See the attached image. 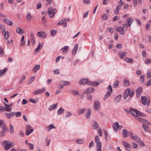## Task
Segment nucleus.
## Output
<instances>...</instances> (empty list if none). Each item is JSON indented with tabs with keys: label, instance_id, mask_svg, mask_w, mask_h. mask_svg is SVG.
Wrapping results in <instances>:
<instances>
[{
	"label": "nucleus",
	"instance_id": "obj_1",
	"mask_svg": "<svg viewBox=\"0 0 151 151\" xmlns=\"http://www.w3.org/2000/svg\"><path fill=\"white\" fill-rule=\"evenodd\" d=\"M57 12V9H53L52 7H50L47 10V13L49 14V16L50 17H53L55 15V13Z\"/></svg>",
	"mask_w": 151,
	"mask_h": 151
},
{
	"label": "nucleus",
	"instance_id": "obj_2",
	"mask_svg": "<svg viewBox=\"0 0 151 151\" xmlns=\"http://www.w3.org/2000/svg\"><path fill=\"white\" fill-rule=\"evenodd\" d=\"M2 130L0 132V136L3 137L6 135V132H8V129L6 126H3Z\"/></svg>",
	"mask_w": 151,
	"mask_h": 151
},
{
	"label": "nucleus",
	"instance_id": "obj_3",
	"mask_svg": "<svg viewBox=\"0 0 151 151\" xmlns=\"http://www.w3.org/2000/svg\"><path fill=\"white\" fill-rule=\"evenodd\" d=\"M95 142L96 144V150H98L99 151H100V148H101V143L99 141V137L98 136H96L95 137Z\"/></svg>",
	"mask_w": 151,
	"mask_h": 151
},
{
	"label": "nucleus",
	"instance_id": "obj_4",
	"mask_svg": "<svg viewBox=\"0 0 151 151\" xmlns=\"http://www.w3.org/2000/svg\"><path fill=\"white\" fill-rule=\"evenodd\" d=\"M93 108L96 111H98L99 110L100 108V104L99 101L96 100L94 101Z\"/></svg>",
	"mask_w": 151,
	"mask_h": 151
},
{
	"label": "nucleus",
	"instance_id": "obj_5",
	"mask_svg": "<svg viewBox=\"0 0 151 151\" xmlns=\"http://www.w3.org/2000/svg\"><path fill=\"white\" fill-rule=\"evenodd\" d=\"M15 144V143L14 142H11L10 143H7L6 144L4 147V149L6 150H8L10 148L14 146Z\"/></svg>",
	"mask_w": 151,
	"mask_h": 151
},
{
	"label": "nucleus",
	"instance_id": "obj_6",
	"mask_svg": "<svg viewBox=\"0 0 151 151\" xmlns=\"http://www.w3.org/2000/svg\"><path fill=\"white\" fill-rule=\"evenodd\" d=\"M115 29L117 32H119L122 35H124L125 33L124 32L127 30V29H123V28H122V27L121 26H119L116 27Z\"/></svg>",
	"mask_w": 151,
	"mask_h": 151
},
{
	"label": "nucleus",
	"instance_id": "obj_7",
	"mask_svg": "<svg viewBox=\"0 0 151 151\" xmlns=\"http://www.w3.org/2000/svg\"><path fill=\"white\" fill-rule=\"evenodd\" d=\"M122 144L128 151H132V148L130 145L126 141L123 142Z\"/></svg>",
	"mask_w": 151,
	"mask_h": 151
},
{
	"label": "nucleus",
	"instance_id": "obj_8",
	"mask_svg": "<svg viewBox=\"0 0 151 151\" xmlns=\"http://www.w3.org/2000/svg\"><path fill=\"white\" fill-rule=\"evenodd\" d=\"M37 35L38 36L43 38H45L47 37L46 33L43 31L38 32Z\"/></svg>",
	"mask_w": 151,
	"mask_h": 151
},
{
	"label": "nucleus",
	"instance_id": "obj_9",
	"mask_svg": "<svg viewBox=\"0 0 151 151\" xmlns=\"http://www.w3.org/2000/svg\"><path fill=\"white\" fill-rule=\"evenodd\" d=\"M46 89L45 88H43L41 90L38 89L35 91L33 93V95L38 94L39 93H43L45 91Z\"/></svg>",
	"mask_w": 151,
	"mask_h": 151
},
{
	"label": "nucleus",
	"instance_id": "obj_10",
	"mask_svg": "<svg viewBox=\"0 0 151 151\" xmlns=\"http://www.w3.org/2000/svg\"><path fill=\"white\" fill-rule=\"evenodd\" d=\"M5 115L8 119H10L14 116L15 114V113L13 112H11L10 113H5Z\"/></svg>",
	"mask_w": 151,
	"mask_h": 151
},
{
	"label": "nucleus",
	"instance_id": "obj_11",
	"mask_svg": "<svg viewBox=\"0 0 151 151\" xmlns=\"http://www.w3.org/2000/svg\"><path fill=\"white\" fill-rule=\"evenodd\" d=\"M89 82V80L88 79H81L79 82V83L81 84H87L88 85V83Z\"/></svg>",
	"mask_w": 151,
	"mask_h": 151
},
{
	"label": "nucleus",
	"instance_id": "obj_12",
	"mask_svg": "<svg viewBox=\"0 0 151 151\" xmlns=\"http://www.w3.org/2000/svg\"><path fill=\"white\" fill-rule=\"evenodd\" d=\"M122 95L121 94L116 96L114 100V102L115 103L119 102L122 98Z\"/></svg>",
	"mask_w": 151,
	"mask_h": 151
},
{
	"label": "nucleus",
	"instance_id": "obj_13",
	"mask_svg": "<svg viewBox=\"0 0 151 151\" xmlns=\"http://www.w3.org/2000/svg\"><path fill=\"white\" fill-rule=\"evenodd\" d=\"M134 21V20L131 17H129L127 19V25L128 27H130L132 23Z\"/></svg>",
	"mask_w": 151,
	"mask_h": 151
},
{
	"label": "nucleus",
	"instance_id": "obj_14",
	"mask_svg": "<svg viewBox=\"0 0 151 151\" xmlns=\"http://www.w3.org/2000/svg\"><path fill=\"white\" fill-rule=\"evenodd\" d=\"M142 126L145 132H149L150 131V128L148 125L143 124L142 125Z\"/></svg>",
	"mask_w": 151,
	"mask_h": 151
},
{
	"label": "nucleus",
	"instance_id": "obj_15",
	"mask_svg": "<svg viewBox=\"0 0 151 151\" xmlns=\"http://www.w3.org/2000/svg\"><path fill=\"white\" fill-rule=\"evenodd\" d=\"M129 132L126 129H124L122 131V134L123 137L125 138H127L128 136V134Z\"/></svg>",
	"mask_w": 151,
	"mask_h": 151
},
{
	"label": "nucleus",
	"instance_id": "obj_16",
	"mask_svg": "<svg viewBox=\"0 0 151 151\" xmlns=\"http://www.w3.org/2000/svg\"><path fill=\"white\" fill-rule=\"evenodd\" d=\"M129 89H126L125 91V92L123 95L124 98V99H126L128 97L129 95Z\"/></svg>",
	"mask_w": 151,
	"mask_h": 151
},
{
	"label": "nucleus",
	"instance_id": "obj_17",
	"mask_svg": "<svg viewBox=\"0 0 151 151\" xmlns=\"http://www.w3.org/2000/svg\"><path fill=\"white\" fill-rule=\"evenodd\" d=\"M30 39L32 42V44L34 45L35 44V40L33 32H31L30 33Z\"/></svg>",
	"mask_w": 151,
	"mask_h": 151
},
{
	"label": "nucleus",
	"instance_id": "obj_18",
	"mask_svg": "<svg viewBox=\"0 0 151 151\" xmlns=\"http://www.w3.org/2000/svg\"><path fill=\"white\" fill-rule=\"evenodd\" d=\"M136 110H137V109H132V108L130 107V112L131 113V114L133 115V116H136V114H135L136 113Z\"/></svg>",
	"mask_w": 151,
	"mask_h": 151
},
{
	"label": "nucleus",
	"instance_id": "obj_19",
	"mask_svg": "<svg viewBox=\"0 0 151 151\" xmlns=\"http://www.w3.org/2000/svg\"><path fill=\"white\" fill-rule=\"evenodd\" d=\"M16 31L18 33H20L22 34L24 33L25 31L23 30L21 28L19 27H18L16 29Z\"/></svg>",
	"mask_w": 151,
	"mask_h": 151
},
{
	"label": "nucleus",
	"instance_id": "obj_20",
	"mask_svg": "<svg viewBox=\"0 0 151 151\" xmlns=\"http://www.w3.org/2000/svg\"><path fill=\"white\" fill-rule=\"evenodd\" d=\"M99 84L98 82H89L88 83V85L93 86H96Z\"/></svg>",
	"mask_w": 151,
	"mask_h": 151
},
{
	"label": "nucleus",
	"instance_id": "obj_21",
	"mask_svg": "<svg viewBox=\"0 0 151 151\" xmlns=\"http://www.w3.org/2000/svg\"><path fill=\"white\" fill-rule=\"evenodd\" d=\"M78 44H76L75 47L72 51V54L73 55H75L78 50Z\"/></svg>",
	"mask_w": 151,
	"mask_h": 151
},
{
	"label": "nucleus",
	"instance_id": "obj_22",
	"mask_svg": "<svg viewBox=\"0 0 151 151\" xmlns=\"http://www.w3.org/2000/svg\"><path fill=\"white\" fill-rule=\"evenodd\" d=\"M118 126H119V123L118 122H115L113 124V128L115 131H117L118 129Z\"/></svg>",
	"mask_w": 151,
	"mask_h": 151
},
{
	"label": "nucleus",
	"instance_id": "obj_23",
	"mask_svg": "<svg viewBox=\"0 0 151 151\" xmlns=\"http://www.w3.org/2000/svg\"><path fill=\"white\" fill-rule=\"evenodd\" d=\"M141 99L142 104L143 105H145L146 104V101L147 99L145 96H141Z\"/></svg>",
	"mask_w": 151,
	"mask_h": 151
},
{
	"label": "nucleus",
	"instance_id": "obj_24",
	"mask_svg": "<svg viewBox=\"0 0 151 151\" xmlns=\"http://www.w3.org/2000/svg\"><path fill=\"white\" fill-rule=\"evenodd\" d=\"M91 110L89 109H87L86 113V116L87 118L88 119L91 116Z\"/></svg>",
	"mask_w": 151,
	"mask_h": 151
},
{
	"label": "nucleus",
	"instance_id": "obj_25",
	"mask_svg": "<svg viewBox=\"0 0 151 151\" xmlns=\"http://www.w3.org/2000/svg\"><path fill=\"white\" fill-rule=\"evenodd\" d=\"M57 103L53 104L50 106L48 108V109L49 110H52L55 109L57 106Z\"/></svg>",
	"mask_w": 151,
	"mask_h": 151
},
{
	"label": "nucleus",
	"instance_id": "obj_26",
	"mask_svg": "<svg viewBox=\"0 0 151 151\" xmlns=\"http://www.w3.org/2000/svg\"><path fill=\"white\" fill-rule=\"evenodd\" d=\"M111 92H109V91H108L104 97V100H106L109 97L111 96Z\"/></svg>",
	"mask_w": 151,
	"mask_h": 151
},
{
	"label": "nucleus",
	"instance_id": "obj_27",
	"mask_svg": "<svg viewBox=\"0 0 151 151\" xmlns=\"http://www.w3.org/2000/svg\"><path fill=\"white\" fill-rule=\"evenodd\" d=\"M52 128L55 129V127L53 125H50L49 126L46 127L45 129L47 131L49 132L50 131L51 129Z\"/></svg>",
	"mask_w": 151,
	"mask_h": 151
},
{
	"label": "nucleus",
	"instance_id": "obj_28",
	"mask_svg": "<svg viewBox=\"0 0 151 151\" xmlns=\"http://www.w3.org/2000/svg\"><path fill=\"white\" fill-rule=\"evenodd\" d=\"M4 21L7 24L10 26H12L13 24L12 22L7 19H4Z\"/></svg>",
	"mask_w": 151,
	"mask_h": 151
},
{
	"label": "nucleus",
	"instance_id": "obj_29",
	"mask_svg": "<svg viewBox=\"0 0 151 151\" xmlns=\"http://www.w3.org/2000/svg\"><path fill=\"white\" fill-rule=\"evenodd\" d=\"M32 16L29 12L27 13L26 16L27 20L28 21H30L31 19Z\"/></svg>",
	"mask_w": 151,
	"mask_h": 151
},
{
	"label": "nucleus",
	"instance_id": "obj_30",
	"mask_svg": "<svg viewBox=\"0 0 151 151\" xmlns=\"http://www.w3.org/2000/svg\"><path fill=\"white\" fill-rule=\"evenodd\" d=\"M68 48L69 47L68 46H65L63 47L60 50H63V53L65 54L67 52L68 50H67L68 49Z\"/></svg>",
	"mask_w": 151,
	"mask_h": 151
},
{
	"label": "nucleus",
	"instance_id": "obj_31",
	"mask_svg": "<svg viewBox=\"0 0 151 151\" xmlns=\"http://www.w3.org/2000/svg\"><path fill=\"white\" fill-rule=\"evenodd\" d=\"M93 127L95 129L98 128L99 127V125L98 123L95 121H93Z\"/></svg>",
	"mask_w": 151,
	"mask_h": 151
},
{
	"label": "nucleus",
	"instance_id": "obj_32",
	"mask_svg": "<svg viewBox=\"0 0 151 151\" xmlns=\"http://www.w3.org/2000/svg\"><path fill=\"white\" fill-rule=\"evenodd\" d=\"M3 35L4 36L5 39H7L9 36L10 33L9 32L7 31L4 34V33Z\"/></svg>",
	"mask_w": 151,
	"mask_h": 151
},
{
	"label": "nucleus",
	"instance_id": "obj_33",
	"mask_svg": "<svg viewBox=\"0 0 151 151\" xmlns=\"http://www.w3.org/2000/svg\"><path fill=\"white\" fill-rule=\"evenodd\" d=\"M135 118L137 119L139 121H140L143 123H145V121H146V120L145 119H142V118H141L140 117H138V116H137V117H135Z\"/></svg>",
	"mask_w": 151,
	"mask_h": 151
},
{
	"label": "nucleus",
	"instance_id": "obj_34",
	"mask_svg": "<svg viewBox=\"0 0 151 151\" xmlns=\"http://www.w3.org/2000/svg\"><path fill=\"white\" fill-rule=\"evenodd\" d=\"M64 111V109L62 108H60L57 111V113L58 115H60L62 114Z\"/></svg>",
	"mask_w": 151,
	"mask_h": 151
},
{
	"label": "nucleus",
	"instance_id": "obj_35",
	"mask_svg": "<svg viewBox=\"0 0 151 151\" xmlns=\"http://www.w3.org/2000/svg\"><path fill=\"white\" fill-rule=\"evenodd\" d=\"M66 20V19L64 18L62 19L61 20H60L59 22L57 24L58 25H61L63 24V23H65V26L67 25L66 23H65V20Z\"/></svg>",
	"mask_w": 151,
	"mask_h": 151
},
{
	"label": "nucleus",
	"instance_id": "obj_36",
	"mask_svg": "<svg viewBox=\"0 0 151 151\" xmlns=\"http://www.w3.org/2000/svg\"><path fill=\"white\" fill-rule=\"evenodd\" d=\"M36 78L35 76H32L29 80L27 84H29L32 83L35 80Z\"/></svg>",
	"mask_w": 151,
	"mask_h": 151
},
{
	"label": "nucleus",
	"instance_id": "obj_37",
	"mask_svg": "<svg viewBox=\"0 0 151 151\" xmlns=\"http://www.w3.org/2000/svg\"><path fill=\"white\" fill-rule=\"evenodd\" d=\"M60 83L64 86L69 85L70 84V83L69 82L66 81H61Z\"/></svg>",
	"mask_w": 151,
	"mask_h": 151
},
{
	"label": "nucleus",
	"instance_id": "obj_38",
	"mask_svg": "<svg viewBox=\"0 0 151 151\" xmlns=\"http://www.w3.org/2000/svg\"><path fill=\"white\" fill-rule=\"evenodd\" d=\"M124 85L125 86H128L129 84V80L127 79H125L123 82Z\"/></svg>",
	"mask_w": 151,
	"mask_h": 151
},
{
	"label": "nucleus",
	"instance_id": "obj_39",
	"mask_svg": "<svg viewBox=\"0 0 151 151\" xmlns=\"http://www.w3.org/2000/svg\"><path fill=\"white\" fill-rule=\"evenodd\" d=\"M9 131L11 134H13L14 133V127L11 124L9 125Z\"/></svg>",
	"mask_w": 151,
	"mask_h": 151
},
{
	"label": "nucleus",
	"instance_id": "obj_40",
	"mask_svg": "<svg viewBox=\"0 0 151 151\" xmlns=\"http://www.w3.org/2000/svg\"><path fill=\"white\" fill-rule=\"evenodd\" d=\"M124 60L127 63H132L133 60L132 58H125L124 59Z\"/></svg>",
	"mask_w": 151,
	"mask_h": 151
},
{
	"label": "nucleus",
	"instance_id": "obj_41",
	"mask_svg": "<svg viewBox=\"0 0 151 151\" xmlns=\"http://www.w3.org/2000/svg\"><path fill=\"white\" fill-rule=\"evenodd\" d=\"M132 139L134 140L137 141V142H138L140 140V139L137 136L135 135L134 137H132Z\"/></svg>",
	"mask_w": 151,
	"mask_h": 151
},
{
	"label": "nucleus",
	"instance_id": "obj_42",
	"mask_svg": "<svg viewBox=\"0 0 151 151\" xmlns=\"http://www.w3.org/2000/svg\"><path fill=\"white\" fill-rule=\"evenodd\" d=\"M40 68V65H36L33 68V70L35 72H36L37 70L39 69Z\"/></svg>",
	"mask_w": 151,
	"mask_h": 151
},
{
	"label": "nucleus",
	"instance_id": "obj_43",
	"mask_svg": "<svg viewBox=\"0 0 151 151\" xmlns=\"http://www.w3.org/2000/svg\"><path fill=\"white\" fill-rule=\"evenodd\" d=\"M34 131V129H29L26 131V134L27 135H29L31 133H32Z\"/></svg>",
	"mask_w": 151,
	"mask_h": 151
},
{
	"label": "nucleus",
	"instance_id": "obj_44",
	"mask_svg": "<svg viewBox=\"0 0 151 151\" xmlns=\"http://www.w3.org/2000/svg\"><path fill=\"white\" fill-rule=\"evenodd\" d=\"M142 91V87H139L137 88L136 91V93L140 94Z\"/></svg>",
	"mask_w": 151,
	"mask_h": 151
},
{
	"label": "nucleus",
	"instance_id": "obj_45",
	"mask_svg": "<svg viewBox=\"0 0 151 151\" xmlns=\"http://www.w3.org/2000/svg\"><path fill=\"white\" fill-rule=\"evenodd\" d=\"M86 109H80L78 111V114L81 115L84 113L86 111Z\"/></svg>",
	"mask_w": 151,
	"mask_h": 151
},
{
	"label": "nucleus",
	"instance_id": "obj_46",
	"mask_svg": "<svg viewBox=\"0 0 151 151\" xmlns=\"http://www.w3.org/2000/svg\"><path fill=\"white\" fill-rule=\"evenodd\" d=\"M3 126H6V125L3 120L0 119V127H2Z\"/></svg>",
	"mask_w": 151,
	"mask_h": 151
},
{
	"label": "nucleus",
	"instance_id": "obj_47",
	"mask_svg": "<svg viewBox=\"0 0 151 151\" xmlns=\"http://www.w3.org/2000/svg\"><path fill=\"white\" fill-rule=\"evenodd\" d=\"M42 46H41L40 42H39V45L37 47L35 50V51L36 52L39 51L40 50V49L42 48Z\"/></svg>",
	"mask_w": 151,
	"mask_h": 151
},
{
	"label": "nucleus",
	"instance_id": "obj_48",
	"mask_svg": "<svg viewBox=\"0 0 151 151\" xmlns=\"http://www.w3.org/2000/svg\"><path fill=\"white\" fill-rule=\"evenodd\" d=\"M56 33V31L54 29H52L50 31L51 35L52 36H55Z\"/></svg>",
	"mask_w": 151,
	"mask_h": 151
},
{
	"label": "nucleus",
	"instance_id": "obj_49",
	"mask_svg": "<svg viewBox=\"0 0 151 151\" xmlns=\"http://www.w3.org/2000/svg\"><path fill=\"white\" fill-rule=\"evenodd\" d=\"M130 90L129 89V95L130 97H132L134 94V92L133 91H130Z\"/></svg>",
	"mask_w": 151,
	"mask_h": 151
},
{
	"label": "nucleus",
	"instance_id": "obj_50",
	"mask_svg": "<svg viewBox=\"0 0 151 151\" xmlns=\"http://www.w3.org/2000/svg\"><path fill=\"white\" fill-rule=\"evenodd\" d=\"M145 77L143 75H141L140 77V81L141 83H143L144 82V79Z\"/></svg>",
	"mask_w": 151,
	"mask_h": 151
},
{
	"label": "nucleus",
	"instance_id": "obj_51",
	"mask_svg": "<svg viewBox=\"0 0 151 151\" xmlns=\"http://www.w3.org/2000/svg\"><path fill=\"white\" fill-rule=\"evenodd\" d=\"M145 63L147 64H149L150 63L151 64V59H146L145 60Z\"/></svg>",
	"mask_w": 151,
	"mask_h": 151
},
{
	"label": "nucleus",
	"instance_id": "obj_52",
	"mask_svg": "<svg viewBox=\"0 0 151 151\" xmlns=\"http://www.w3.org/2000/svg\"><path fill=\"white\" fill-rule=\"evenodd\" d=\"M21 113L20 111H18L17 112L15 113V116L16 117H20L21 115Z\"/></svg>",
	"mask_w": 151,
	"mask_h": 151
},
{
	"label": "nucleus",
	"instance_id": "obj_53",
	"mask_svg": "<svg viewBox=\"0 0 151 151\" xmlns=\"http://www.w3.org/2000/svg\"><path fill=\"white\" fill-rule=\"evenodd\" d=\"M119 19L120 18L118 16H115L114 17L112 21H115L116 20H119Z\"/></svg>",
	"mask_w": 151,
	"mask_h": 151
},
{
	"label": "nucleus",
	"instance_id": "obj_54",
	"mask_svg": "<svg viewBox=\"0 0 151 151\" xmlns=\"http://www.w3.org/2000/svg\"><path fill=\"white\" fill-rule=\"evenodd\" d=\"M72 115V113H71L70 112H67L66 113V114L65 115V117L66 118H67L71 116Z\"/></svg>",
	"mask_w": 151,
	"mask_h": 151
},
{
	"label": "nucleus",
	"instance_id": "obj_55",
	"mask_svg": "<svg viewBox=\"0 0 151 151\" xmlns=\"http://www.w3.org/2000/svg\"><path fill=\"white\" fill-rule=\"evenodd\" d=\"M119 81H116L114 84V86H113V87H118V86L119 85Z\"/></svg>",
	"mask_w": 151,
	"mask_h": 151
},
{
	"label": "nucleus",
	"instance_id": "obj_56",
	"mask_svg": "<svg viewBox=\"0 0 151 151\" xmlns=\"http://www.w3.org/2000/svg\"><path fill=\"white\" fill-rule=\"evenodd\" d=\"M29 146V149L30 150H33L34 149L33 145L31 143H29L28 145Z\"/></svg>",
	"mask_w": 151,
	"mask_h": 151
},
{
	"label": "nucleus",
	"instance_id": "obj_57",
	"mask_svg": "<svg viewBox=\"0 0 151 151\" xmlns=\"http://www.w3.org/2000/svg\"><path fill=\"white\" fill-rule=\"evenodd\" d=\"M29 101L35 104L37 102V101H36L35 99H31L29 100Z\"/></svg>",
	"mask_w": 151,
	"mask_h": 151
},
{
	"label": "nucleus",
	"instance_id": "obj_58",
	"mask_svg": "<svg viewBox=\"0 0 151 151\" xmlns=\"http://www.w3.org/2000/svg\"><path fill=\"white\" fill-rule=\"evenodd\" d=\"M25 76H23L20 79V83H21L23 82L25 80Z\"/></svg>",
	"mask_w": 151,
	"mask_h": 151
},
{
	"label": "nucleus",
	"instance_id": "obj_59",
	"mask_svg": "<svg viewBox=\"0 0 151 151\" xmlns=\"http://www.w3.org/2000/svg\"><path fill=\"white\" fill-rule=\"evenodd\" d=\"M0 54L2 56H3L4 55L3 49L2 47H0Z\"/></svg>",
	"mask_w": 151,
	"mask_h": 151
},
{
	"label": "nucleus",
	"instance_id": "obj_60",
	"mask_svg": "<svg viewBox=\"0 0 151 151\" xmlns=\"http://www.w3.org/2000/svg\"><path fill=\"white\" fill-rule=\"evenodd\" d=\"M107 89L108 90V91H109V92H111V93H112L113 90L112 89L111 87V85H109L108 87L107 88Z\"/></svg>",
	"mask_w": 151,
	"mask_h": 151
},
{
	"label": "nucleus",
	"instance_id": "obj_61",
	"mask_svg": "<svg viewBox=\"0 0 151 151\" xmlns=\"http://www.w3.org/2000/svg\"><path fill=\"white\" fill-rule=\"evenodd\" d=\"M54 73L55 74H60V70L58 69L54 70H53Z\"/></svg>",
	"mask_w": 151,
	"mask_h": 151
},
{
	"label": "nucleus",
	"instance_id": "obj_62",
	"mask_svg": "<svg viewBox=\"0 0 151 151\" xmlns=\"http://www.w3.org/2000/svg\"><path fill=\"white\" fill-rule=\"evenodd\" d=\"M142 54L143 57L145 58L146 57V53L145 50H143L142 52Z\"/></svg>",
	"mask_w": 151,
	"mask_h": 151
},
{
	"label": "nucleus",
	"instance_id": "obj_63",
	"mask_svg": "<svg viewBox=\"0 0 151 151\" xmlns=\"http://www.w3.org/2000/svg\"><path fill=\"white\" fill-rule=\"evenodd\" d=\"M138 142H139L140 144V145L142 147H144L145 145L144 142L142 141L141 139H140Z\"/></svg>",
	"mask_w": 151,
	"mask_h": 151
},
{
	"label": "nucleus",
	"instance_id": "obj_64",
	"mask_svg": "<svg viewBox=\"0 0 151 151\" xmlns=\"http://www.w3.org/2000/svg\"><path fill=\"white\" fill-rule=\"evenodd\" d=\"M108 17V15L107 14H105L102 16V18L104 20L106 19Z\"/></svg>",
	"mask_w": 151,
	"mask_h": 151
}]
</instances>
